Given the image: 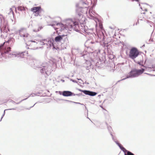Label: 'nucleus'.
Instances as JSON below:
<instances>
[{"instance_id": "obj_26", "label": "nucleus", "mask_w": 155, "mask_h": 155, "mask_svg": "<svg viewBox=\"0 0 155 155\" xmlns=\"http://www.w3.org/2000/svg\"><path fill=\"white\" fill-rule=\"evenodd\" d=\"M107 129L109 131V132L110 133H110H111V130H112V128L110 126H107Z\"/></svg>"}, {"instance_id": "obj_44", "label": "nucleus", "mask_w": 155, "mask_h": 155, "mask_svg": "<svg viewBox=\"0 0 155 155\" xmlns=\"http://www.w3.org/2000/svg\"><path fill=\"white\" fill-rule=\"evenodd\" d=\"M138 21H139V20H138V21H137V22H138Z\"/></svg>"}, {"instance_id": "obj_12", "label": "nucleus", "mask_w": 155, "mask_h": 155, "mask_svg": "<svg viewBox=\"0 0 155 155\" xmlns=\"http://www.w3.org/2000/svg\"><path fill=\"white\" fill-rule=\"evenodd\" d=\"M62 25V24L60 23H57L56 21H54L53 22V23L48 25H49L53 27L55 30H56L58 29V28H56L54 26L56 25L57 26H61Z\"/></svg>"}, {"instance_id": "obj_9", "label": "nucleus", "mask_w": 155, "mask_h": 155, "mask_svg": "<svg viewBox=\"0 0 155 155\" xmlns=\"http://www.w3.org/2000/svg\"><path fill=\"white\" fill-rule=\"evenodd\" d=\"M97 37L100 41H103L104 39V35L103 32H101L97 34Z\"/></svg>"}, {"instance_id": "obj_6", "label": "nucleus", "mask_w": 155, "mask_h": 155, "mask_svg": "<svg viewBox=\"0 0 155 155\" xmlns=\"http://www.w3.org/2000/svg\"><path fill=\"white\" fill-rule=\"evenodd\" d=\"M52 42L51 41H48L47 39H44L42 40H39V45H42L46 44L49 47L51 46Z\"/></svg>"}, {"instance_id": "obj_1", "label": "nucleus", "mask_w": 155, "mask_h": 155, "mask_svg": "<svg viewBox=\"0 0 155 155\" xmlns=\"http://www.w3.org/2000/svg\"><path fill=\"white\" fill-rule=\"evenodd\" d=\"M66 26L70 31L73 30L79 32L81 31L86 32L85 27L83 24L79 25L77 21H73L72 19H68L67 20Z\"/></svg>"}, {"instance_id": "obj_13", "label": "nucleus", "mask_w": 155, "mask_h": 155, "mask_svg": "<svg viewBox=\"0 0 155 155\" xmlns=\"http://www.w3.org/2000/svg\"><path fill=\"white\" fill-rule=\"evenodd\" d=\"M87 2L86 0H81L79 2L80 5H83L84 7H87Z\"/></svg>"}, {"instance_id": "obj_31", "label": "nucleus", "mask_w": 155, "mask_h": 155, "mask_svg": "<svg viewBox=\"0 0 155 155\" xmlns=\"http://www.w3.org/2000/svg\"><path fill=\"white\" fill-rule=\"evenodd\" d=\"M75 95H76V94H74V93H73L72 92V94H71V96H75ZM76 95H78V94H76Z\"/></svg>"}, {"instance_id": "obj_19", "label": "nucleus", "mask_w": 155, "mask_h": 155, "mask_svg": "<svg viewBox=\"0 0 155 155\" xmlns=\"http://www.w3.org/2000/svg\"><path fill=\"white\" fill-rule=\"evenodd\" d=\"M10 40H8L7 41L5 42L3 44H2L0 45V49H2V48L4 46V45L5 44L6 45L7 44H9V42L10 41Z\"/></svg>"}, {"instance_id": "obj_15", "label": "nucleus", "mask_w": 155, "mask_h": 155, "mask_svg": "<svg viewBox=\"0 0 155 155\" xmlns=\"http://www.w3.org/2000/svg\"><path fill=\"white\" fill-rule=\"evenodd\" d=\"M117 144L118 146L125 153H126L128 151L126 150L124 147L122 146L119 143H117Z\"/></svg>"}, {"instance_id": "obj_33", "label": "nucleus", "mask_w": 155, "mask_h": 155, "mask_svg": "<svg viewBox=\"0 0 155 155\" xmlns=\"http://www.w3.org/2000/svg\"><path fill=\"white\" fill-rule=\"evenodd\" d=\"M78 90L81 92H82L83 93V92H84V91H86L85 90H81V89H78Z\"/></svg>"}, {"instance_id": "obj_3", "label": "nucleus", "mask_w": 155, "mask_h": 155, "mask_svg": "<svg viewBox=\"0 0 155 155\" xmlns=\"http://www.w3.org/2000/svg\"><path fill=\"white\" fill-rule=\"evenodd\" d=\"M39 71L44 77L46 78L51 74V67L47 63H43L39 66Z\"/></svg>"}, {"instance_id": "obj_39", "label": "nucleus", "mask_w": 155, "mask_h": 155, "mask_svg": "<svg viewBox=\"0 0 155 155\" xmlns=\"http://www.w3.org/2000/svg\"><path fill=\"white\" fill-rule=\"evenodd\" d=\"M100 107H101L102 108H103V107L102 106H100Z\"/></svg>"}, {"instance_id": "obj_48", "label": "nucleus", "mask_w": 155, "mask_h": 155, "mask_svg": "<svg viewBox=\"0 0 155 155\" xmlns=\"http://www.w3.org/2000/svg\"><path fill=\"white\" fill-rule=\"evenodd\" d=\"M143 13V14H144V13H143H143Z\"/></svg>"}, {"instance_id": "obj_2", "label": "nucleus", "mask_w": 155, "mask_h": 155, "mask_svg": "<svg viewBox=\"0 0 155 155\" xmlns=\"http://www.w3.org/2000/svg\"><path fill=\"white\" fill-rule=\"evenodd\" d=\"M145 69L141 68L140 69H137L134 68L131 70L130 72L127 75V77L120 80L118 81L117 82H119L121 81H123L128 78H132L137 77L145 71Z\"/></svg>"}, {"instance_id": "obj_27", "label": "nucleus", "mask_w": 155, "mask_h": 155, "mask_svg": "<svg viewBox=\"0 0 155 155\" xmlns=\"http://www.w3.org/2000/svg\"><path fill=\"white\" fill-rule=\"evenodd\" d=\"M78 80L80 81H79V83H80L81 84H84V82L82 80H81V79H78Z\"/></svg>"}, {"instance_id": "obj_23", "label": "nucleus", "mask_w": 155, "mask_h": 155, "mask_svg": "<svg viewBox=\"0 0 155 155\" xmlns=\"http://www.w3.org/2000/svg\"><path fill=\"white\" fill-rule=\"evenodd\" d=\"M125 155H135L134 153L130 152L128 151L125 154Z\"/></svg>"}, {"instance_id": "obj_17", "label": "nucleus", "mask_w": 155, "mask_h": 155, "mask_svg": "<svg viewBox=\"0 0 155 155\" xmlns=\"http://www.w3.org/2000/svg\"><path fill=\"white\" fill-rule=\"evenodd\" d=\"M18 10L21 11H25V8L22 6H19L18 7Z\"/></svg>"}, {"instance_id": "obj_40", "label": "nucleus", "mask_w": 155, "mask_h": 155, "mask_svg": "<svg viewBox=\"0 0 155 155\" xmlns=\"http://www.w3.org/2000/svg\"><path fill=\"white\" fill-rule=\"evenodd\" d=\"M11 101H12V102H14V103L15 102L14 101H12V100H11Z\"/></svg>"}, {"instance_id": "obj_29", "label": "nucleus", "mask_w": 155, "mask_h": 155, "mask_svg": "<svg viewBox=\"0 0 155 155\" xmlns=\"http://www.w3.org/2000/svg\"><path fill=\"white\" fill-rule=\"evenodd\" d=\"M39 14H40V13H41V12L42 11H43V10L41 9L40 6H39ZM40 15L39 14V15Z\"/></svg>"}, {"instance_id": "obj_14", "label": "nucleus", "mask_w": 155, "mask_h": 155, "mask_svg": "<svg viewBox=\"0 0 155 155\" xmlns=\"http://www.w3.org/2000/svg\"><path fill=\"white\" fill-rule=\"evenodd\" d=\"M64 36V35H58L55 37V40L56 42H59L63 39V37Z\"/></svg>"}, {"instance_id": "obj_47", "label": "nucleus", "mask_w": 155, "mask_h": 155, "mask_svg": "<svg viewBox=\"0 0 155 155\" xmlns=\"http://www.w3.org/2000/svg\"><path fill=\"white\" fill-rule=\"evenodd\" d=\"M139 5L140 6V4H139Z\"/></svg>"}, {"instance_id": "obj_34", "label": "nucleus", "mask_w": 155, "mask_h": 155, "mask_svg": "<svg viewBox=\"0 0 155 155\" xmlns=\"http://www.w3.org/2000/svg\"><path fill=\"white\" fill-rule=\"evenodd\" d=\"M59 93L60 95H62V92H61V91H59Z\"/></svg>"}, {"instance_id": "obj_35", "label": "nucleus", "mask_w": 155, "mask_h": 155, "mask_svg": "<svg viewBox=\"0 0 155 155\" xmlns=\"http://www.w3.org/2000/svg\"><path fill=\"white\" fill-rule=\"evenodd\" d=\"M131 0L132 1H136L137 2H139V0Z\"/></svg>"}, {"instance_id": "obj_18", "label": "nucleus", "mask_w": 155, "mask_h": 155, "mask_svg": "<svg viewBox=\"0 0 155 155\" xmlns=\"http://www.w3.org/2000/svg\"><path fill=\"white\" fill-rule=\"evenodd\" d=\"M80 4L79 3L78 4V3H77L76 4V12H77V11L78 10H81V7H80L79 5Z\"/></svg>"}, {"instance_id": "obj_41", "label": "nucleus", "mask_w": 155, "mask_h": 155, "mask_svg": "<svg viewBox=\"0 0 155 155\" xmlns=\"http://www.w3.org/2000/svg\"><path fill=\"white\" fill-rule=\"evenodd\" d=\"M145 10L146 11H147V9H145Z\"/></svg>"}, {"instance_id": "obj_28", "label": "nucleus", "mask_w": 155, "mask_h": 155, "mask_svg": "<svg viewBox=\"0 0 155 155\" xmlns=\"http://www.w3.org/2000/svg\"><path fill=\"white\" fill-rule=\"evenodd\" d=\"M9 11H10V13H11L12 12V14L13 15L14 14V12L13 11H12V8H10Z\"/></svg>"}, {"instance_id": "obj_16", "label": "nucleus", "mask_w": 155, "mask_h": 155, "mask_svg": "<svg viewBox=\"0 0 155 155\" xmlns=\"http://www.w3.org/2000/svg\"><path fill=\"white\" fill-rule=\"evenodd\" d=\"M117 144L118 146L125 153H126L128 151L126 150L124 147L122 146L119 143H117Z\"/></svg>"}, {"instance_id": "obj_32", "label": "nucleus", "mask_w": 155, "mask_h": 155, "mask_svg": "<svg viewBox=\"0 0 155 155\" xmlns=\"http://www.w3.org/2000/svg\"><path fill=\"white\" fill-rule=\"evenodd\" d=\"M52 45V46H53V49H56V48H55L54 46V45L52 43V44H51V45Z\"/></svg>"}, {"instance_id": "obj_7", "label": "nucleus", "mask_w": 155, "mask_h": 155, "mask_svg": "<svg viewBox=\"0 0 155 155\" xmlns=\"http://www.w3.org/2000/svg\"><path fill=\"white\" fill-rule=\"evenodd\" d=\"M81 10H78L77 12H76L77 14L76 18L74 19V20H73V21H80L81 20V18L82 17L83 15L81 12H79Z\"/></svg>"}, {"instance_id": "obj_22", "label": "nucleus", "mask_w": 155, "mask_h": 155, "mask_svg": "<svg viewBox=\"0 0 155 155\" xmlns=\"http://www.w3.org/2000/svg\"><path fill=\"white\" fill-rule=\"evenodd\" d=\"M65 101H68L70 102L73 103H75V104H80L82 105H84L83 104H81V103H79V102H74V101H68V100H65Z\"/></svg>"}, {"instance_id": "obj_38", "label": "nucleus", "mask_w": 155, "mask_h": 155, "mask_svg": "<svg viewBox=\"0 0 155 155\" xmlns=\"http://www.w3.org/2000/svg\"><path fill=\"white\" fill-rule=\"evenodd\" d=\"M100 28H102V27L101 26V25H100Z\"/></svg>"}, {"instance_id": "obj_49", "label": "nucleus", "mask_w": 155, "mask_h": 155, "mask_svg": "<svg viewBox=\"0 0 155 155\" xmlns=\"http://www.w3.org/2000/svg\"><path fill=\"white\" fill-rule=\"evenodd\" d=\"M101 96V95H99L98 96Z\"/></svg>"}, {"instance_id": "obj_10", "label": "nucleus", "mask_w": 155, "mask_h": 155, "mask_svg": "<svg viewBox=\"0 0 155 155\" xmlns=\"http://www.w3.org/2000/svg\"><path fill=\"white\" fill-rule=\"evenodd\" d=\"M31 11L32 12L34 13H36V15L35 14V15L37 16L39 14V7H34L31 9Z\"/></svg>"}, {"instance_id": "obj_4", "label": "nucleus", "mask_w": 155, "mask_h": 155, "mask_svg": "<svg viewBox=\"0 0 155 155\" xmlns=\"http://www.w3.org/2000/svg\"><path fill=\"white\" fill-rule=\"evenodd\" d=\"M139 54L137 49L135 47L132 48L130 50L129 56L132 59H134L136 58Z\"/></svg>"}, {"instance_id": "obj_42", "label": "nucleus", "mask_w": 155, "mask_h": 155, "mask_svg": "<svg viewBox=\"0 0 155 155\" xmlns=\"http://www.w3.org/2000/svg\"><path fill=\"white\" fill-rule=\"evenodd\" d=\"M110 28H111V29H112V27H110Z\"/></svg>"}, {"instance_id": "obj_11", "label": "nucleus", "mask_w": 155, "mask_h": 155, "mask_svg": "<svg viewBox=\"0 0 155 155\" xmlns=\"http://www.w3.org/2000/svg\"><path fill=\"white\" fill-rule=\"evenodd\" d=\"M72 92L70 91H64L62 92V95L65 97L71 96Z\"/></svg>"}, {"instance_id": "obj_43", "label": "nucleus", "mask_w": 155, "mask_h": 155, "mask_svg": "<svg viewBox=\"0 0 155 155\" xmlns=\"http://www.w3.org/2000/svg\"><path fill=\"white\" fill-rule=\"evenodd\" d=\"M137 25V23H136V25Z\"/></svg>"}, {"instance_id": "obj_25", "label": "nucleus", "mask_w": 155, "mask_h": 155, "mask_svg": "<svg viewBox=\"0 0 155 155\" xmlns=\"http://www.w3.org/2000/svg\"><path fill=\"white\" fill-rule=\"evenodd\" d=\"M110 135L112 136V140L114 141V142H115L116 144L117 143H118L117 141H116L115 139L114 138L113 135L111 133H110Z\"/></svg>"}, {"instance_id": "obj_30", "label": "nucleus", "mask_w": 155, "mask_h": 155, "mask_svg": "<svg viewBox=\"0 0 155 155\" xmlns=\"http://www.w3.org/2000/svg\"><path fill=\"white\" fill-rule=\"evenodd\" d=\"M71 81H72L73 82L77 83V82L75 81V80L71 79Z\"/></svg>"}, {"instance_id": "obj_21", "label": "nucleus", "mask_w": 155, "mask_h": 155, "mask_svg": "<svg viewBox=\"0 0 155 155\" xmlns=\"http://www.w3.org/2000/svg\"><path fill=\"white\" fill-rule=\"evenodd\" d=\"M137 64H139L141 66L143 67H145L144 65L143 64V61H138L137 62Z\"/></svg>"}, {"instance_id": "obj_36", "label": "nucleus", "mask_w": 155, "mask_h": 155, "mask_svg": "<svg viewBox=\"0 0 155 155\" xmlns=\"http://www.w3.org/2000/svg\"><path fill=\"white\" fill-rule=\"evenodd\" d=\"M42 28V27H39V29H41Z\"/></svg>"}, {"instance_id": "obj_24", "label": "nucleus", "mask_w": 155, "mask_h": 155, "mask_svg": "<svg viewBox=\"0 0 155 155\" xmlns=\"http://www.w3.org/2000/svg\"><path fill=\"white\" fill-rule=\"evenodd\" d=\"M33 42L32 43H31V45H35V44L36 45V47H35V49L36 48H38V43H35V42Z\"/></svg>"}, {"instance_id": "obj_37", "label": "nucleus", "mask_w": 155, "mask_h": 155, "mask_svg": "<svg viewBox=\"0 0 155 155\" xmlns=\"http://www.w3.org/2000/svg\"><path fill=\"white\" fill-rule=\"evenodd\" d=\"M61 81L63 82L64 81L63 80H61Z\"/></svg>"}, {"instance_id": "obj_20", "label": "nucleus", "mask_w": 155, "mask_h": 155, "mask_svg": "<svg viewBox=\"0 0 155 155\" xmlns=\"http://www.w3.org/2000/svg\"><path fill=\"white\" fill-rule=\"evenodd\" d=\"M11 50V48L10 47H8L6 48L5 49V53H7L8 52Z\"/></svg>"}, {"instance_id": "obj_5", "label": "nucleus", "mask_w": 155, "mask_h": 155, "mask_svg": "<svg viewBox=\"0 0 155 155\" xmlns=\"http://www.w3.org/2000/svg\"><path fill=\"white\" fill-rule=\"evenodd\" d=\"M19 34L20 36L24 38H27L30 36L29 34L28 33L26 28H21L19 30Z\"/></svg>"}, {"instance_id": "obj_45", "label": "nucleus", "mask_w": 155, "mask_h": 155, "mask_svg": "<svg viewBox=\"0 0 155 155\" xmlns=\"http://www.w3.org/2000/svg\"><path fill=\"white\" fill-rule=\"evenodd\" d=\"M140 8L142 9V8L141 7H140Z\"/></svg>"}, {"instance_id": "obj_46", "label": "nucleus", "mask_w": 155, "mask_h": 155, "mask_svg": "<svg viewBox=\"0 0 155 155\" xmlns=\"http://www.w3.org/2000/svg\"><path fill=\"white\" fill-rule=\"evenodd\" d=\"M15 12H16V9L15 10Z\"/></svg>"}, {"instance_id": "obj_8", "label": "nucleus", "mask_w": 155, "mask_h": 155, "mask_svg": "<svg viewBox=\"0 0 155 155\" xmlns=\"http://www.w3.org/2000/svg\"><path fill=\"white\" fill-rule=\"evenodd\" d=\"M83 93L86 95L92 96H94L97 94V93L96 92L87 90L84 91Z\"/></svg>"}]
</instances>
